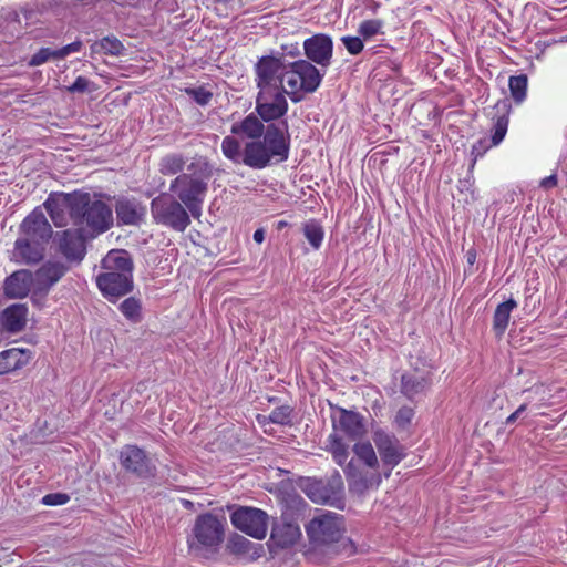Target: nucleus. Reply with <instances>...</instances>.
Listing matches in <instances>:
<instances>
[{"instance_id":"obj_34","label":"nucleus","mask_w":567,"mask_h":567,"mask_svg":"<svg viewBox=\"0 0 567 567\" xmlns=\"http://www.w3.org/2000/svg\"><path fill=\"white\" fill-rule=\"evenodd\" d=\"M186 159L182 154H168L161 159L159 172L163 175H176L184 173L183 169L186 167Z\"/></svg>"},{"instance_id":"obj_38","label":"nucleus","mask_w":567,"mask_h":567,"mask_svg":"<svg viewBox=\"0 0 567 567\" xmlns=\"http://www.w3.org/2000/svg\"><path fill=\"white\" fill-rule=\"evenodd\" d=\"M141 302L134 297L126 298L121 305L120 310L123 316L132 321L138 322L141 320Z\"/></svg>"},{"instance_id":"obj_17","label":"nucleus","mask_w":567,"mask_h":567,"mask_svg":"<svg viewBox=\"0 0 567 567\" xmlns=\"http://www.w3.org/2000/svg\"><path fill=\"white\" fill-rule=\"evenodd\" d=\"M21 233L23 238L47 244L52 236V228L44 214L39 209H34L22 221Z\"/></svg>"},{"instance_id":"obj_48","label":"nucleus","mask_w":567,"mask_h":567,"mask_svg":"<svg viewBox=\"0 0 567 567\" xmlns=\"http://www.w3.org/2000/svg\"><path fill=\"white\" fill-rule=\"evenodd\" d=\"M91 82L84 76H78L72 85L66 90L70 93H83L90 89Z\"/></svg>"},{"instance_id":"obj_50","label":"nucleus","mask_w":567,"mask_h":567,"mask_svg":"<svg viewBox=\"0 0 567 567\" xmlns=\"http://www.w3.org/2000/svg\"><path fill=\"white\" fill-rule=\"evenodd\" d=\"M492 145L487 143V141L485 138H482L480 141H477L473 147H472V154L475 156V159L478 157V156H483L484 153L489 148V146Z\"/></svg>"},{"instance_id":"obj_23","label":"nucleus","mask_w":567,"mask_h":567,"mask_svg":"<svg viewBox=\"0 0 567 567\" xmlns=\"http://www.w3.org/2000/svg\"><path fill=\"white\" fill-rule=\"evenodd\" d=\"M344 473L349 481L350 488L362 494L367 489L373 486H378L381 482L379 473H362L357 468L353 460H351L346 468Z\"/></svg>"},{"instance_id":"obj_39","label":"nucleus","mask_w":567,"mask_h":567,"mask_svg":"<svg viewBox=\"0 0 567 567\" xmlns=\"http://www.w3.org/2000/svg\"><path fill=\"white\" fill-rule=\"evenodd\" d=\"M303 235L313 249H318L323 240V229L316 221H309L303 226Z\"/></svg>"},{"instance_id":"obj_52","label":"nucleus","mask_w":567,"mask_h":567,"mask_svg":"<svg viewBox=\"0 0 567 567\" xmlns=\"http://www.w3.org/2000/svg\"><path fill=\"white\" fill-rule=\"evenodd\" d=\"M556 185H557V177L554 174L548 176V177H545L540 182V186L544 187V188H553Z\"/></svg>"},{"instance_id":"obj_54","label":"nucleus","mask_w":567,"mask_h":567,"mask_svg":"<svg viewBox=\"0 0 567 567\" xmlns=\"http://www.w3.org/2000/svg\"><path fill=\"white\" fill-rule=\"evenodd\" d=\"M467 256H468V262H470V264H473V261H474V259H475V254H473V252H471V251H470V252L467 254Z\"/></svg>"},{"instance_id":"obj_6","label":"nucleus","mask_w":567,"mask_h":567,"mask_svg":"<svg viewBox=\"0 0 567 567\" xmlns=\"http://www.w3.org/2000/svg\"><path fill=\"white\" fill-rule=\"evenodd\" d=\"M309 543L316 549L338 543L344 533L342 516L329 511H321L306 525Z\"/></svg>"},{"instance_id":"obj_10","label":"nucleus","mask_w":567,"mask_h":567,"mask_svg":"<svg viewBox=\"0 0 567 567\" xmlns=\"http://www.w3.org/2000/svg\"><path fill=\"white\" fill-rule=\"evenodd\" d=\"M76 196H85V206L80 209L78 224H86L96 231H105L113 223L112 209L102 200L92 199L87 193H76Z\"/></svg>"},{"instance_id":"obj_40","label":"nucleus","mask_w":567,"mask_h":567,"mask_svg":"<svg viewBox=\"0 0 567 567\" xmlns=\"http://www.w3.org/2000/svg\"><path fill=\"white\" fill-rule=\"evenodd\" d=\"M383 22L378 19L364 20L360 23L358 33L363 40H369L372 37L382 33Z\"/></svg>"},{"instance_id":"obj_35","label":"nucleus","mask_w":567,"mask_h":567,"mask_svg":"<svg viewBox=\"0 0 567 567\" xmlns=\"http://www.w3.org/2000/svg\"><path fill=\"white\" fill-rule=\"evenodd\" d=\"M221 152L224 156L233 163H241L243 150L239 141L236 137L231 135L224 137L221 142Z\"/></svg>"},{"instance_id":"obj_13","label":"nucleus","mask_w":567,"mask_h":567,"mask_svg":"<svg viewBox=\"0 0 567 567\" xmlns=\"http://www.w3.org/2000/svg\"><path fill=\"white\" fill-rule=\"evenodd\" d=\"M342 487L341 477L339 474L332 477L331 481H323L308 477L302 484L301 488L305 494L315 503L327 504L333 499Z\"/></svg>"},{"instance_id":"obj_16","label":"nucleus","mask_w":567,"mask_h":567,"mask_svg":"<svg viewBox=\"0 0 567 567\" xmlns=\"http://www.w3.org/2000/svg\"><path fill=\"white\" fill-rule=\"evenodd\" d=\"M101 292L110 300L127 295L133 289V276L105 271L96 277Z\"/></svg>"},{"instance_id":"obj_25","label":"nucleus","mask_w":567,"mask_h":567,"mask_svg":"<svg viewBox=\"0 0 567 567\" xmlns=\"http://www.w3.org/2000/svg\"><path fill=\"white\" fill-rule=\"evenodd\" d=\"M430 385L431 381L429 374L424 372H408L401 378V392L411 400L424 393Z\"/></svg>"},{"instance_id":"obj_42","label":"nucleus","mask_w":567,"mask_h":567,"mask_svg":"<svg viewBox=\"0 0 567 567\" xmlns=\"http://www.w3.org/2000/svg\"><path fill=\"white\" fill-rule=\"evenodd\" d=\"M291 408L289 405H281L271 411L268 420L271 423L286 425L291 422Z\"/></svg>"},{"instance_id":"obj_12","label":"nucleus","mask_w":567,"mask_h":567,"mask_svg":"<svg viewBox=\"0 0 567 567\" xmlns=\"http://www.w3.org/2000/svg\"><path fill=\"white\" fill-rule=\"evenodd\" d=\"M122 467L138 477H150L155 474V465L144 450L136 445H125L120 452Z\"/></svg>"},{"instance_id":"obj_33","label":"nucleus","mask_w":567,"mask_h":567,"mask_svg":"<svg viewBox=\"0 0 567 567\" xmlns=\"http://www.w3.org/2000/svg\"><path fill=\"white\" fill-rule=\"evenodd\" d=\"M495 107L503 111V114L496 118L494 124V132L492 135V145L494 146L498 145L506 135L508 127L507 113L509 110V104L506 101H503L497 103Z\"/></svg>"},{"instance_id":"obj_41","label":"nucleus","mask_w":567,"mask_h":567,"mask_svg":"<svg viewBox=\"0 0 567 567\" xmlns=\"http://www.w3.org/2000/svg\"><path fill=\"white\" fill-rule=\"evenodd\" d=\"M330 452L332 453L333 460L343 466L348 458L347 446L338 439L330 436Z\"/></svg>"},{"instance_id":"obj_36","label":"nucleus","mask_w":567,"mask_h":567,"mask_svg":"<svg viewBox=\"0 0 567 567\" xmlns=\"http://www.w3.org/2000/svg\"><path fill=\"white\" fill-rule=\"evenodd\" d=\"M353 452L357 457L362 461L369 468L375 470L378 466V458L375 452L370 443H357L353 446Z\"/></svg>"},{"instance_id":"obj_51","label":"nucleus","mask_w":567,"mask_h":567,"mask_svg":"<svg viewBox=\"0 0 567 567\" xmlns=\"http://www.w3.org/2000/svg\"><path fill=\"white\" fill-rule=\"evenodd\" d=\"M527 409V405L526 404H522L514 413H512L507 419H506V424L509 425V424H513L519 416L520 414L526 411Z\"/></svg>"},{"instance_id":"obj_31","label":"nucleus","mask_w":567,"mask_h":567,"mask_svg":"<svg viewBox=\"0 0 567 567\" xmlns=\"http://www.w3.org/2000/svg\"><path fill=\"white\" fill-rule=\"evenodd\" d=\"M90 49L91 55L105 54L114 56L122 55L125 50L123 43L114 35H107L93 42Z\"/></svg>"},{"instance_id":"obj_28","label":"nucleus","mask_w":567,"mask_h":567,"mask_svg":"<svg viewBox=\"0 0 567 567\" xmlns=\"http://www.w3.org/2000/svg\"><path fill=\"white\" fill-rule=\"evenodd\" d=\"M334 427L340 429L352 439L360 437L365 432L363 417L357 412L344 409H340V415L334 421Z\"/></svg>"},{"instance_id":"obj_37","label":"nucleus","mask_w":567,"mask_h":567,"mask_svg":"<svg viewBox=\"0 0 567 567\" xmlns=\"http://www.w3.org/2000/svg\"><path fill=\"white\" fill-rule=\"evenodd\" d=\"M508 85L515 102L522 103L526 97L527 76L524 74L511 76Z\"/></svg>"},{"instance_id":"obj_21","label":"nucleus","mask_w":567,"mask_h":567,"mask_svg":"<svg viewBox=\"0 0 567 567\" xmlns=\"http://www.w3.org/2000/svg\"><path fill=\"white\" fill-rule=\"evenodd\" d=\"M44 244L20 237L16 240L13 257L20 264H37L43 258Z\"/></svg>"},{"instance_id":"obj_24","label":"nucleus","mask_w":567,"mask_h":567,"mask_svg":"<svg viewBox=\"0 0 567 567\" xmlns=\"http://www.w3.org/2000/svg\"><path fill=\"white\" fill-rule=\"evenodd\" d=\"M32 274L29 270H18L4 281V293L10 298H24L31 288Z\"/></svg>"},{"instance_id":"obj_30","label":"nucleus","mask_w":567,"mask_h":567,"mask_svg":"<svg viewBox=\"0 0 567 567\" xmlns=\"http://www.w3.org/2000/svg\"><path fill=\"white\" fill-rule=\"evenodd\" d=\"M27 363L25 352L12 348L0 353V375L22 368Z\"/></svg>"},{"instance_id":"obj_1","label":"nucleus","mask_w":567,"mask_h":567,"mask_svg":"<svg viewBox=\"0 0 567 567\" xmlns=\"http://www.w3.org/2000/svg\"><path fill=\"white\" fill-rule=\"evenodd\" d=\"M213 167L203 157L194 158L186 172L178 174L169 184V193L177 197L194 218H199L208 193Z\"/></svg>"},{"instance_id":"obj_20","label":"nucleus","mask_w":567,"mask_h":567,"mask_svg":"<svg viewBox=\"0 0 567 567\" xmlns=\"http://www.w3.org/2000/svg\"><path fill=\"white\" fill-rule=\"evenodd\" d=\"M301 537L299 525L286 517H281L272 526L270 542L279 548L293 546Z\"/></svg>"},{"instance_id":"obj_7","label":"nucleus","mask_w":567,"mask_h":567,"mask_svg":"<svg viewBox=\"0 0 567 567\" xmlns=\"http://www.w3.org/2000/svg\"><path fill=\"white\" fill-rule=\"evenodd\" d=\"M85 200H87L85 196H76V193H61L50 195L44 206L53 224L56 227H63L68 224L69 218L78 224L80 209L85 206Z\"/></svg>"},{"instance_id":"obj_32","label":"nucleus","mask_w":567,"mask_h":567,"mask_svg":"<svg viewBox=\"0 0 567 567\" xmlns=\"http://www.w3.org/2000/svg\"><path fill=\"white\" fill-rule=\"evenodd\" d=\"M516 307L517 303L514 299H508L497 306L493 318V329L497 337H502L504 334L509 322L511 312Z\"/></svg>"},{"instance_id":"obj_5","label":"nucleus","mask_w":567,"mask_h":567,"mask_svg":"<svg viewBox=\"0 0 567 567\" xmlns=\"http://www.w3.org/2000/svg\"><path fill=\"white\" fill-rule=\"evenodd\" d=\"M151 214L156 224L183 233L190 225L189 210L172 193H162L151 202Z\"/></svg>"},{"instance_id":"obj_9","label":"nucleus","mask_w":567,"mask_h":567,"mask_svg":"<svg viewBox=\"0 0 567 567\" xmlns=\"http://www.w3.org/2000/svg\"><path fill=\"white\" fill-rule=\"evenodd\" d=\"M287 69L280 59L275 56H262L255 65L256 84L259 92L285 91L281 80L282 72Z\"/></svg>"},{"instance_id":"obj_53","label":"nucleus","mask_w":567,"mask_h":567,"mask_svg":"<svg viewBox=\"0 0 567 567\" xmlns=\"http://www.w3.org/2000/svg\"><path fill=\"white\" fill-rule=\"evenodd\" d=\"M254 240L257 243V244H261L264 240H265V230L262 228H258L255 233H254Z\"/></svg>"},{"instance_id":"obj_29","label":"nucleus","mask_w":567,"mask_h":567,"mask_svg":"<svg viewBox=\"0 0 567 567\" xmlns=\"http://www.w3.org/2000/svg\"><path fill=\"white\" fill-rule=\"evenodd\" d=\"M105 271L133 276V261L126 250H111L102 261Z\"/></svg>"},{"instance_id":"obj_2","label":"nucleus","mask_w":567,"mask_h":567,"mask_svg":"<svg viewBox=\"0 0 567 567\" xmlns=\"http://www.w3.org/2000/svg\"><path fill=\"white\" fill-rule=\"evenodd\" d=\"M290 136L288 123H270L267 125L262 140L249 141L243 148L241 163L254 169H262L270 165L271 159L284 162L289 156Z\"/></svg>"},{"instance_id":"obj_19","label":"nucleus","mask_w":567,"mask_h":567,"mask_svg":"<svg viewBox=\"0 0 567 567\" xmlns=\"http://www.w3.org/2000/svg\"><path fill=\"white\" fill-rule=\"evenodd\" d=\"M118 224L138 226L146 216V207L135 198H118L115 205Z\"/></svg>"},{"instance_id":"obj_4","label":"nucleus","mask_w":567,"mask_h":567,"mask_svg":"<svg viewBox=\"0 0 567 567\" xmlns=\"http://www.w3.org/2000/svg\"><path fill=\"white\" fill-rule=\"evenodd\" d=\"M226 519L210 513L197 516L188 547L192 553L216 551L225 538Z\"/></svg>"},{"instance_id":"obj_26","label":"nucleus","mask_w":567,"mask_h":567,"mask_svg":"<svg viewBox=\"0 0 567 567\" xmlns=\"http://www.w3.org/2000/svg\"><path fill=\"white\" fill-rule=\"evenodd\" d=\"M28 307L22 303H14L7 307L1 317L3 328L11 332L17 333L23 330L27 323Z\"/></svg>"},{"instance_id":"obj_27","label":"nucleus","mask_w":567,"mask_h":567,"mask_svg":"<svg viewBox=\"0 0 567 567\" xmlns=\"http://www.w3.org/2000/svg\"><path fill=\"white\" fill-rule=\"evenodd\" d=\"M68 268L61 262H47L35 272V281L45 292L56 284L66 272Z\"/></svg>"},{"instance_id":"obj_44","label":"nucleus","mask_w":567,"mask_h":567,"mask_svg":"<svg viewBox=\"0 0 567 567\" xmlns=\"http://www.w3.org/2000/svg\"><path fill=\"white\" fill-rule=\"evenodd\" d=\"M186 94L196 101L199 105H207L212 97L213 93L206 90L203 86L199 87H188L185 90Z\"/></svg>"},{"instance_id":"obj_46","label":"nucleus","mask_w":567,"mask_h":567,"mask_svg":"<svg viewBox=\"0 0 567 567\" xmlns=\"http://www.w3.org/2000/svg\"><path fill=\"white\" fill-rule=\"evenodd\" d=\"M341 42L346 47L347 51L352 55L359 54L364 47L361 37L344 35L341 38Z\"/></svg>"},{"instance_id":"obj_22","label":"nucleus","mask_w":567,"mask_h":567,"mask_svg":"<svg viewBox=\"0 0 567 567\" xmlns=\"http://www.w3.org/2000/svg\"><path fill=\"white\" fill-rule=\"evenodd\" d=\"M266 128L264 121L256 113H250L241 121L233 123L230 133L254 141L264 136Z\"/></svg>"},{"instance_id":"obj_45","label":"nucleus","mask_w":567,"mask_h":567,"mask_svg":"<svg viewBox=\"0 0 567 567\" xmlns=\"http://www.w3.org/2000/svg\"><path fill=\"white\" fill-rule=\"evenodd\" d=\"M414 416V410L410 406H402L396 412L394 423L399 429H405L410 425L412 419Z\"/></svg>"},{"instance_id":"obj_55","label":"nucleus","mask_w":567,"mask_h":567,"mask_svg":"<svg viewBox=\"0 0 567 567\" xmlns=\"http://www.w3.org/2000/svg\"><path fill=\"white\" fill-rule=\"evenodd\" d=\"M286 226H287V223L284 221V220L278 223V229H281V228L286 227Z\"/></svg>"},{"instance_id":"obj_47","label":"nucleus","mask_w":567,"mask_h":567,"mask_svg":"<svg viewBox=\"0 0 567 567\" xmlns=\"http://www.w3.org/2000/svg\"><path fill=\"white\" fill-rule=\"evenodd\" d=\"M70 497L66 494L63 493H53L48 494L43 497V503L45 505L55 506V505H63L68 503Z\"/></svg>"},{"instance_id":"obj_8","label":"nucleus","mask_w":567,"mask_h":567,"mask_svg":"<svg viewBox=\"0 0 567 567\" xmlns=\"http://www.w3.org/2000/svg\"><path fill=\"white\" fill-rule=\"evenodd\" d=\"M231 524L245 534L264 539L267 535L269 516L255 507H239L230 516Z\"/></svg>"},{"instance_id":"obj_49","label":"nucleus","mask_w":567,"mask_h":567,"mask_svg":"<svg viewBox=\"0 0 567 567\" xmlns=\"http://www.w3.org/2000/svg\"><path fill=\"white\" fill-rule=\"evenodd\" d=\"M82 48V42L81 41H74L68 45H64L63 48L61 49H58V59H64L65 56H68L69 54L71 53H74V52H79Z\"/></svg>"},{"instance_id":"obj_15","label":"nucleus","mask_w":567,"mask_h":567,"mask_svg":"<svg viewBox=\"0 0 567 567\" xmlns=\"http://www.w3.org/2000/svg\"><path fill=\"white\" fill-rule=\"evenodd\" d=\"M303 50L308 61L322 68L331 64L333 42L329 35L318 33L306 39Z\"/></svg>"},{"instance_id":"obj_18","label":"nucleus","mask_w":567,"mask_h":567,"mask_svg":"<svg viewBox=\"0 0 567 567\" xmlns=\"http://www.w3.org/2000/svg\"><path fill=\"white\" fill-rule=\"evenodd\" d=\"M61 254L71 261H80L85 255L84 238L79 229H66L55 236Z\"/></svg>"},{"instance_id":"obj_11","label":"nucleus","mask_w":567,"mask_h":567,"mask_svg":"<svg viewBox=\"0 0 567 567\" xmlns=\"http://www.w3.org/2000/svg\"><path fill=\"white\" fill-rule=\"evenodd\" d=\"M285 91L258 92L256 96V114L266 123L280 120L288 112Z\"/></svg>"},{"instance_id":"obj_43","label":"nucleus","mask_w":567,"mask_h":567,"mask_svg":"<svg viewBox=\"0 0 567 567\" xmlns=\"http://www.w3.org/2000/svg\"><path fill=\"white\" fill-rule=\"evenodd\" d=\"M56 53L58 50H53L51 48H42L35 54H33V56L29 61V65L39 66L49 61L50 59L59 60Z\"/></svg>"},{"instance_id":"obj_3","label":"nucleus","mask_w":567,"mask_h":567,"mask_svg":"<svg viewBox=\"0 0 567 567\" xmlns=\"http://www.w3.org/2000/svg\"><path fill=\"white\" fill-rule=\"evenodd\" d=\"M324 76V72L308 60L300 59L287 65L282 72L281 80H286L287 89L285 90L292 102H300L302 96L300 92L313 93L320 86Z\"/></svg>"},{"instance_id":"obj_14","label":"nucleus","mask_w":567,"mask_h":567,"mask_svg":"<svg viewBox=\"0 0 567 567\" xmlns=\"http://www.w3.org/2000/svg\"><path fill=\"white\" fill-rule=\"evenodd\" d=\"M373 442L379 451L382 462L384 465L389 466V472L385 473V476H389L391 470L404 457V447L394 435L384 431H375Z\"/></svg>"}]
</instances>
